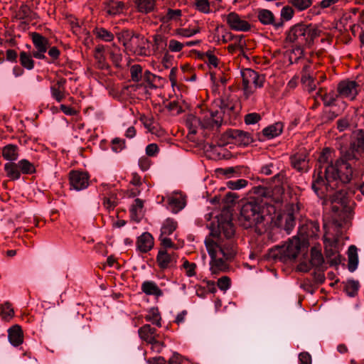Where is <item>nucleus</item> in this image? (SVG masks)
<instances>
[{
    "mask_svg": "<svg viewBox=\"0 0 364 364\" xmlns=\"http://www.w3.org/2000/svg\"><path fill=\"white\" fill-rule=\"evenodd\" d=\"M21 64L28 70H32L34 67V61L32 56L27 54L26 52H21L20 54Z\"/></svg>",
    "mask_w": 364,
    "mask_h": 364,
    "instance_id": "37998d69",
    "label": "nucleus"
},
{
    "mask_svg": "<svg viewBox=\"0 0 364 364\" xmlns=\"http://www.w3.org/2000/svg\"><path fill=\"white\" fill-rule=\"evenodd\" d=\"M16 163L17 171L19 173V178L21 174L31 175L36 172V167L34 164L27 159H21Z\"/></svg>",
    "mask_w": 364,
    "mask_h": 364,
    "instance_id": "a878e982",
    "label": "nucleus"
},
{
    "mask_svg": "<svg viewBox=\"0 0 364 364\" xmlns=\"http://www.w3.org/2000/svg\"><path fill=\"white\" fill-rule=\"evenodd\" d=\"M165 203L167 210L172 213L176 214L182 210L186 205V196L181 191H175L171 193H166L164 196L161 198V203Z\"/></svg>",
    "mask_w": 364,
    "mask_h": 364,
    "instance_id": "6e6552de",
    "label": "nucleus"
},
{
    "mask_svg": "<svg viewBox=\"0 0 364 364\" xmlns=\"http://www.w3.org/2000/svg\"><path fill=\"white\" fill-rule=\"evenodd\" d=\"M124 147V141L123 139L115 138L112 140V149L115 152L120 151Z\"/></svg>",
    "mask_w": 364,
    "mask_h": 364,
    "instance_id": "0e129e2a",
    "label": "nucleus"
},
{
    "mask_svg": "<svg viewBox=\"0 0 364 364\" xmlns=\"http://www.w3.org/2000/svg\"><path fill=\"white\" fill-rule=\"evenodd\" d=\"M218 174L224 176L227 178L237 177L240 174L239 167H228L225 168H218L217 170Z\"/></svg>",
    "mask_w": 364,
    "mask_h": 364,
    "instance_id": "ea45409f",
    "label": "nucleus"
},
{
    "mask_svg": "<svg viewBox=\"0 0 364 364\" xmlns=\"http://www.w3.org/2000/svg\"><path fill=\"white\" fill-rule=\"evenodd\" d=\"M338 92L342 97L353 100L358 95V84L353 80H343L338 85Z\"/></svg>",
    "mask_w": 364,
    "mask_h": 364,
    "instance_id": "f3484780",
    "label": "nucleus"
},
{
    "mask_svg": "<svg viewBox=\"0 0 364 364\" xmlns=\"http://www.w3.org/2000/svg\"><path fill=\"white\" fill-rule=\"evenodd\" d=\"M141 290L146 295H159V289L157 284L151 281H145L141 284Z\"/></svg>",
    "mask_w": 364,
    "mask_h": 364,
    "instance_id": "f704fd0d",
    "label": "nucleus"
},
{
    "mask_svg": "<svg viewBox=\"0 0 364 364\" xmlns=\"http://www.w3.org/2000/svg\"><path fill=\"white\" fill-rule=\"evenodd\" d=\"M2 156L10 162L16 161L18 158V148L16 145L8 144L2 149Z\"/></svg>",
    "mask_w": 364,
    "mask_h": 364,
    "instance_id": "bb28decb",
    "label": "nucleus"
},
{
    "mask_svg": "<svg viewBox=\"0 0 364 364\" xmlns=\"http://www.w3.org/2000/svg\"><path fill=\"white\" fill-rule=\"evenodd\" d=\"M289 2L299 11L307 9L312 4V0H289Z\"/></svg>",
    "mask_w": 364,
    "mask_h": 364,
    "instance_id": "79ce46f5",
    "label": "nucleus"
},
{
    "mask_svg": "<svg viewBox=\"0 0 364 364\" xmlns=\"http://www.w3.org/2000/svg\"><path fill=\"white\" fill-rule=\"evenodd\" d=\"M196 6L198 11L205 14L210 12V4L208 0H196Z\"/></svg>",
    "mask_w": 364,
    "mask_h": 364,
    "instance_id": "603ef678",
    "label": "nucleus"
},
{
    "mask_svg": "<svg viewBox=\"0 0 364 364\" xmlns=\"http://www.w3.org/2000/svg\"><path fill=\"white\" fill-rule=\"evenodd\" d=\"M199 32H200V30L198 28H178L176 30V35H178L179 36L185 37V38L191 37Z\"/></svg>",
    "mask_w": 364,
    "mask_h": 364,
    "instance_id": "49530a36",
    "label": "nucleus"
},
{
    "mask_svg": "<svg viewBox=\"0 0 364 364\" xmlns=\"http://www.w3.org/2000/svg\"><path fill=\"white\" fill-rule=\"evenodd\" d=\"M222 145L235 144L246 146L252 142V137L248 132L240 129H228L221 136Z\"/></svg>",
    "mask_w": 364,
    "mask_h": 364,
    "instance_id": "9d476101",
    "label": "nucleus"
},
{
    "mask_svg": "<svg viewBox=\"0 0 364 364\" xmlns=\"http://www.w3.org/2000/svg\"><path fill=\"white\" fill-rule=\"evenodd\" d=\"M8 338L11 344L14 346H18L23 341V336L21 328L15 325L8 330Z\"/></svg>",
    "mask_w": 364,
    "mask_h": 364,
    "instance_id": "412c9836",
    "label": "nucleus"
},
{
    "mask_svg": "<svg viewBox=\"0 0 364 364\" xmlns=\"http://www.w3.org/2000/svg\"><path fill=\"white\" fill-rule=\"evenodd\" d=\"M136 246L138 250L142 252L149 251L154 246V239L149 232H144L137 239Z\"/></svg>",
    "mask_w": 364,
    "mask_h": 364,
    "instance_id": "5701e85b",
    "label": "nucleus"
},
{
    "mask_svg": "<svg viewBox=\"0 0 364 364\" xmlns=\"http://www.w3.org/2000/svg\"><path fill=\"white\" fill-rule=\"evenodd\" d=\"M218 287L222 291L228 290L230 287V279L229 277L224 276L218 280Z\"/></svg>",
    "mask_w": 364,
    "mask_h": 364,
    "instance_id": "6e6d98bb",
    "label": "nucleus"
},
{
    "mask_svg": "<svg viewBox=\"0 0 364 364\" xmlns=\"http://www.w3.org/2000/svg\"><path fill=\"white\" fill-rule=\"evenodd\" d=\"M223 122V112L221 111L207 110L201 113V116L197 117L193 114L187 116L186 124L189 130L188 136L196 134L201 131L204 136L207 134L206 130L218 129Z\"/></svg>",
    "mask_w": 364,
    "mask_h": 364,
    "instance_id": "20e7f679",
    "label": "nucleus"
},
{
    "mask_svg": "<svg viewBox=\"0 0 364 364\" xmlns=\"http://www.w3.org/2000/svg\"><path fill=\"white\" fill-rule=\"evenodd\" d=\"M331 200V222H324L323 228L325 235L323 243L326 258L328 259L331 266H337L341 262V256L338 251V239L330 235L331 229L338 230L343 226L346 220L347 212V197L346 193L342 189L336 191L332 196L329 195Z\"/></svg>",
    "mask_w": 364,
    "mask_h": 364,
    "instance_id": "7ed1b4c3",
    "label": "nucleus"
},
{
    "mask_svg": "<svg viewBox=\"0 0 364 364\" xmlns=\"http://www.w3.org/2000/svg\"><path fill=\"white\" fill-rule=\"evenodd\" d=\"M210 235L205 240V245L210 257V271L217 275L228 269L227 262L234 259L236 247L232 237L235 228L232 215L228 210H223L210 224Z\"/></svg>",
    "mask_w": 364,
    "mask_h": 364,
    "instance_id": "f257e3e1",
    "label": "nucleus"
},
{
    "mask_svg": "<svg viewBox=\"0 0 364 364\" xmlns=\"http://www.w3.org/2000/svg\"><path fill=\"white\" fill-rule=\"evenodd\" d=\"M230 40L233 41L234 43L228 46V50L230 53H232L237 50H242L245 46V41L243 39L242 35H230Z\"/></svg>",
    "mask_w": 364,
    "mask_h": 364,
    "instance_id": "2f4dec72",
    "label": "nucleus"
},
{
    "mask_svg": "<svg viewBox=\"0 0 364 364\" xmlns=\"http://www.w3.org/2000/svg\"><path fill=\"white\" fill-rule=\"evenodd\" d=\"M226 21L230 28L234 31L245 32L250 29V24L235 12H230L227 15Z\"/></svg>",
    "mask_w": 364,
    "mask_h": 364,
    "instance_id": "a211bd4d",
    "label": "nucleus"
},
{
    "mask_svg": "<svg viewBox=\"0 0 364 364\" xmlns=\"http://www.w3.org/2000/svg\"><path fill=\"white\" fill-rule=\"evenodd\" d=\"M261 119L259 114L253 112L247 114L245 117V122L247 124H255L257 123Z\"/></svg>",
    "mask_w": 364,
    "mask_h": 364,
    "instance_id": "13d9d810",
    "label": "nucleus"
},
{
    "mask_svg": "<svg viewBox=\"0 0 364 364\" xmlns=\"http://www.w3.org/2000/svg\"><path fill=\"white\" fill-rule=\"evenodd\" d=\"M300 250V240L298 237H293L286 244L278 249V253L275 255L284 261L295 259Z\"/></svg>",
    "mask_w": 364,
    "mask_h": 364,
    "instance_id": "9b49d317",
    "label": "nucleus"
},
{
    "mask_svg": "<svg viewBox=\"0 0 364 364\" xmlns=\"http://www.w3.org/2000/svg\"><path fill=\"white\" fill-rule=\"evenodd\" d=\"M146 319L156 326H159V311L158 308H151L146 315Z\"/></svg>",
    "mask_w": 364,
    "mask_h": 364,
    "instance_id": "c03bdc74",
    "label": "nucleus"
},
{
    "mask_svg": "<svg viewBox=\"0 0 364 364\" xmlns=\"http://www.w3.org/2000/svg\"><path fill=\"white\" fill-rule=\"evenodd\" d=\"M143 123L149 132L155 134V127L154 126V122L151 118H145Z\"/></svg>",
    "mask_w": 364,
    "mask_h": 364,
    "instance_id": "338daca9",
    "label": "nucleus"
},
{
    "mask_svg": "<svg viewBox=\"0 0 364 364\" xmlns=\"http://www.w3.org/2000/svg\"><path fill=\"white\" fill-rule=\"evenodd\" d=\"M158 150L156 144H150L146 147V154L147 156H154L157 154Z\"/></svg>",
    "mask_w": 364,
    "mask_h": 364,
    "instance_id": "69168bd1",
    "label": "nucleus"
},
{
    "mask_svg": "<svg viewBox=\"0 0 364 364\" xmlns=\"http://www.w3.org/2000/svg\"><path fill=\"white\" fill-rule=\"evenodd\" d=\"M32 41L36 48L32 52V56L37 59L46 58L45 53L50 46L48 40L38 33H33Z\"/></svg>",
    "mask_w": 364,
    "mask_h": 364,
    "instance_id": "4468645a",
    "label": "nucleus"
},
{
    "mask_svg": "<svg viewBox=\"0 0 364 364\" xmlns=\"http://www.w3.org/2000/svg\"><path fill=\"white\" fill-rule=\"evenodd\" d=\"M247 185V181L245 179H238L237 181H229L227 182V186L231 190H240Z\"/></svg>",
    "mask_w": 364,
    "mask_h": 364,
    "instance_id": "de8ad7c7",
    "label": "nucleus"
},
{
    "mask_svg": "<svg viewBox=\"0 0 364 364\" xmlns=\"http://www.w3.org/2000/svg\"><path fill=\"white\" fill-rule=\"evenodd\" d=\"M124 9V4L122 1H111L105 7V11L110 16H116L121 14Z\"/></svg>",
    "mask_w": 364,
    "mask_h": 364,
    "instance_id": "7c9ffc66",
    "label": "nucleus"
},
{
    "mask_svg": "<svg viewBox=\"0 0 364 364\" xmlns=\"http://www.w3.org/2000/svg\"><path fill=\"white\" fill-rule=\"evenodd\" d=\"M348 270L351 272H354L358 264V257L357 248L354 245H350L348 251Z\"/></svg>",
    "mask_w": 364,
    "mask_h": 364,
    "instance_id": "c756f323",
    "label": "nucleus"
},
{
    "mask_svg": "<svg viewBox=\"0 0 364 364\" xmlns=\"http://www.w3.org/2000/svg\"><path fill=\"white\" fill-rule=\"evenodd\" d=\"M4 171L6 176L12 181H16L19 179V173L17 171L16 163L14 161L7 162L4 164Z\"/></svg>",
    "mask_w": 364,
    "mask_h": 364,
    "instance_id": "72a5a7b5",
    "label": "nucleus"
},
{
    "mask_svg": "<svg viewBox=\"0 0 364 364\" xmlns=\"http://www.w3.org/2000/svg\"><path fill=\"white\" fill-rule=\"evenodd\" d=\"M183 266L186 270V274L188 277H193V275H195V274H196L195 269L196 267V265L195 263H191L188 261H185L183 262Z\"/></svg>",
    "mask_w": 364,
    "mask_h": 364,
    "instance_id": "bf43d9fd",
    "label": "nucleus"
},
{
    "mask_svg": "<svg viewBox=\"0 0 364 364\" xmlns=\"http://www.w3.org/2000/svg\"><path fill=\"white\" fill-rule=\"evenodd\" d=\"M310 71V65H307L304 67L301 80L304 84H307L309 90L312 91L316 88V83L314 82V77Z\"/></svg>",
    "mask_w": 364,
    "mask_h": 364,
    "instance_id": "473e14b6",
    "label": "nucleus"
},
{
    "mask_svg": "<svg viewBox=\"0 0 364 364\" xmlns=\"http://www.w3.org/2000/svg\"><path fill=\"white\" fill-rule=\"evenodd\" d=\"M136 4L139 11L148 13L154 9L155 0H137Z\"/></svg>",
    "mask_w": 364,
    "mask_h": 364,
    "instance_id": "4c0bfd02",
    "label": "nucleus"
},
{
    "mask_svg": "<svg viewBox=\"0 0 364 364\" xmlns=\"http://www.w3.org/2000/svg\"><path fill=\"white\" fill-rule=\"evenodd\" d=\"M283 130V124L282 122H276L272 124L262 131L263 134L268 139H272L278 136Z\"/></svg>",
    "mask_w": 364,
    "mask_h": 364,
    "instance_id": "cd10ccee",
    "label": "nucleus"
},
{
    "mask_svg": "<svg viewBox=\"0 0 364 364\" xmlns=\"http://www.w3.org/2000/svg\"><path fill=\"white\" fill-rule=\"evenodd\" d=\"M243 82L244 94L249 97L252 93V87L259 88L263 86L264 77L252 69H245L241 73Z\"/></svg>",
    "mask_w": 364,
    "mask_h": 364,
    "instance_id": "1a4fd4ad",
    "label": "nucleus"
},
{
    "mask_svg": "<svg viewBox=\"0 0 364 364\" xmlns=\"http://www.w3.org/2000/svg\"><path fill=\"white\" fill-rule=\"evenodd\" d=\"M1 315L4 319H9L14 316V311L11 305L9 302H6L1 306Z\"/></svg>",
    "mask_w": 364,
    "mask_h": 364,
    "instance_id": "a18cd8bd",
    "label": "nucleus"
},
{
    "mask_svg": "<svg viewBox=\"0 0 364 364\" xmlns=\"http://www.w3.org/2000/svg\"><path fill=\"white\" fill-rule=\"evenodd\" d=\"M63 90L57 88L55 86L50 87V92L52 97L58 102H60L65 97Z\"/></svg>",
    "mask_w": 364,
    "mask_h": 364,
    "instance_id": "4d7b16f0",
    "label": "nucleus"
},
{
    "mask_svg": "<svg viewBox=\"0 0 364 364\" xmlns=\"http://www.w3.org/2000/svg\"><path fill=\"white\" fill-rule=\"evenodd\" d=\"M181 16L182 12L180 9H166L164 11V15L161 16V28L164 25L168 24L167 27L170 28V24L173 22H177L179 21Z\"/></svg>",
    "mask_w": 364,
    "mask_h": 364,
    "instance_id": "aec40b11",
    "label": "nucleus"
},
{
    "mask_svg": "<svg viewBox=\"0 0 364 364\" xmlns=\"http://www.w3.org/2000/svg\"><path fill=\"white\" fill-rule=\"evenodd\" d=\"M290 159L291 166L297 171L306 172L309 169V154L306 149H301L299 152L293 154Z\"/></svg>",
    "mask_w": 364,
    "mask_h": 364,
    "instance_id": "dca6fc26",
    "label": "nucleus"
},
{
    "mask_svg": "<svg viewBox=\"0 0 364 364\" xmlns=\"http://www.w3.org/2000/svg\"><path fill=\"white\" fill-rule=\"evenodd\" d=\"M363 168L364 165L358 160L347 159L346 153L335 164L325 168V178L322 171H318V177L312 182V189L320 198L328 196V192L339 188L341 185L358 178Z\"/></svg>",
    "mask_w": 364,
    "mask_h": 364,
    "instance_id": "f03ea898",
    "label": "nucleus"
},
{
    "mask_svg": "<svg viewBox=\"0 0 364 364\" xmlns=\"http://www.w3.org/2000/svg\"><path fill=\"white\" fill-rule=\"evenodd\" d=\"M140 338L151 345V348L155 351H159V344L158 342V333L155 327L150 324L144 325L139 329Z\"/></svg>",
    "mask_w": 364,
    "mask_h": 364,
    "instance_id": "ddd939ff",
    "label": "nucleus"
},
{
    "mask_svg": "<svg viewBox=\"0 0 364 364\" xmlns=\"http://www.w3.org/2000/svg\"><path fill=\"white\" fill-rule=\"evenodd\" d=\"M151 166V160L147 156H141L139 159V166L141 171H145L149 168Z\"/></svg>",
    "mask_w": 364,
    "mask_h": 364,
    "instance_id": "e2e57ef3",
    "label": "nucleus"
},
{
    "mask_svg": "<svg viewBox=\"0 0 364 364\" xmlns=\"http://www.w3.org/2000/svg\"><path fill=\"white\" fill-rule=\"evenodd\" d=\"M294 10L293 9L289 6H284L281 10V18L279 19H282L284 21H289L291 20L294 16Z\"/></svg>",
    "mask_w": 364,
    "mask_h": 364,
    "instance_id": "8fccbe9b",
    "label": "nucleus"
},
{
    "mask_svg": "<svg viewBox=\"0 0 364 364\" xmlns=\"http://www.w3.org/2000/svg\"><path fill=\"white\" fill-rule=\"evenodd\" d=\"M264 220L261 205L255 201L245 203L240 211L239 220L241 225L248 228L260 224Z\"/></svg>",
    "mask_w": 364,
    "mask_h": 364,
    "instance_id": "0eeeda50",
    "label": "nucleus"
},
{
    "mask_svg": "<svg viewBox=\"0 0 364 364\" xmlns=\"http://www.w3.org/2000/svg\"><path fill=\"white\" fill-rule=\"evenodd\" d=\"M166 108L173 115L178 114L182 112L181 107L175 101L168 102L165 105Z\"/></svg>",
    "mask_w": 364,
    "mask_h": 364,
    "instance_id": "5fc2aeb1",
    "label": "nucleus"
},
{
    "mask_svg": "<svg viewBox=\"0 0 364 364\" xmlns=\"http://www.w3.org/2000/svg\"><path fill=\"white\" fill-rule=\"evenodd\" d=\"M31 13L30 7L26 4H22L16 12V18L19 20L28 19L31 16Z\"/></svg>",
    "mask_w": 364,
    "mask_h": 364,
    "instance_id": "58836bf2",
    "label": "nucleus"
},
{
    "mask_svg": "<svg viewBox=\"0 0 364 364\" xmlns=\"http://www.w3.org/2000/svg\"><path fill=\"white\" fill-rule=\"evenodd\" d=\"M311 264L316 268L323 269L324 259L320 250L316 247L311 248Z\"/></svg>",
    "mask_w": 364,
    "mask_h": 364,
    "instance_id": "c85d7f7f",
    "label": "nucleus"
},
{
    "mask_svg": "<svg viewBox=\"0 0 364 364\" xmlns=\"http://www.w3.org/2000/svg\"><path fill=\"white\" fill-rule=\"evenodd\" d=\"M176 228L177 222L173 218H168L162 224L161 234L170 235L173 232Z\"/></svg>",
    "mask_w": 364,
    "mask_h": 364,
    "instance_id": "c9c22d12",
    "label": "nucleus"
},
{
    "mask_svg": "<svg viewBox=\"0 0 364 364\" xmlns=\"http://www.w3.org/2000/svg\"><path fill=\"white\" fill-rule=\"evenodd\" d=\"M144 80L146 82V87L156 90L157 87L154 85V82L158 78L155 75L151 73L149 71H146L144 74Z\"/></svg>",
    "mask_w": 364,
    "mask_h": 364,
    "instance_id": "3c124183",
    "label": "nucleus"
},
{
    "mask_svg": "<svg viewBox=\"0 0 364 364\" xmlns=\"http://www.w3.org/2000/svg\"><path fill=\"white\" fill-rule=\"evenodd\" d=\"M120 40L127 53L137 55L145 56L150 54L149 43L142 36L135 34L129 31L122 33Z\"/></svg>",
    "mask_w": 364,
    "mask_h": 364,
    "instance_id": "423d86ee",
    "label": "nucleus"
},
{
    "mask_svg": "<svg viewBox=\"0 0 364 364\" xmlns=\"http://www.w3.org/2000/svg\"><path fill=\"white\" fill-rule=\"evenodd\" d=\"M257 18L262 24L266 26L272 25L275 29H279L284 26L283 20H276L273 13L268 9H259L257 12Z\"/></svg>",
    "mask_w": 364,
    "mask_h": 364,
    "instance_id": "6ab92c4d",
    "label": "nucleus"
},
{
    "mask_svg": "<svg viewBox=\"0 0 364 364\" xmlns=\"http://www.w3.org/2000/svg\"><path fill=\"white\" fill-rule=\"evenodd\" d=\"M93 33L98 38L106 42H110L114 39V35L104 28H95Z\"/></svg>",
    "mask_w": 364,
    "mask_h": 364,
    "instance_id": "e433bc0d",
    "label": "nucleus"
},
{
    "mask_svg": "<svg viewBox=\"0 0 364 364\" xmlns=\"http://www.w3.org/2000/svg\"><path fill=\"white\" fill-rule=\"evenodd\" d=\"M176 256L173 252L161 250V270L164 269H172L176 267Z\"/></svg>",
    "mask_w": 364,
    "mask_h": 364,
    "instance_id": "b1692460",
    "label": "nucleus"
},
{
    "mask_svg": "<svg viewBox=\"0 0 364 364\" xmlns=\"http://www.w3.org/2000/svg\"><path fill=\"white\" fill-rule=\"evenodd\" d=\"M183 48V44L180 43L179 41L171 39L168 43V48L172 52H179Z\"/></svg>",
    "mask_w": 364,
    "mask_h": 364,
    "instance_id": "052dcab7",
    "label": "nucleus"
},
{
    "mask_svg": "<svg viewBox=\"0 0 364 364\" xmlns=\"http://www.w3.org/2000/svg\"><path fill=\"white\" fill-rule=\"evenodd\" d=\"M359 289V282L355 280H349L347 282L345 291L346 294L351 297L355 296Z\"/></svg>",
    "mask_w": 364,
    "mask_h": 364,
    "instance_id": "a19ab883",
    "label": "nucleus"
},
{
    "mask_svg": "<svg viewBox=\"0 0 364 364\" xmlns=\"http://www.w3.org/2000/svg\"><path fill=\"white\" fill-rule=\"evenodd\" d=\"M319 34L320 31L315 25L296 23L287 32L286 41L296 49L301 50L311 46Z\"/></svg>",
    "mask_w": 364,
    "mask_h": 364,
    "instance_id": "39448f33",
    "label": "nucleus"
},
{
    "mask_svg": "<svg viewBox=\"0 0 364 364\" xmlns=\"http://www.w3.org/2000/svg\"><path fill=\"white\" fill-rule=\"evenodd\" d=\"M117 204V197L114 195H112L110 197L105 198L104 199L103 205L105 208L108 210H113Z\"/></svg>",
    "mask_w": 364,
    "mask_h": 364,
    "instance_id": "864d4df0",
    "label": "nucleus"
},
{
    "mask_svg": "<svg viewBox=\"0 0 364 364\" xmlns=\"http://www.w3.org/2000/svg\"><path fill=\"white\" fill-rule=\"evenodd\" d=\"M69 180L70 188L77 191L87 188L90 184V176L87 173L83 171H70Z\"/></svg>",
    "mask_w": 364,
    "mask_h": 364,
    "instance_id": "f8f14e48",
    "label": "nucleus"
},
{
    "mask_svg": "<svg viewBox=\"0 0 364 364\" xmlns=\"http://www.w3.org/2000/svg\"><path fill=\"white\" fill-rule=\"evenodd\" d=\"M300 364H311V357L308 353H301L299 356Z\"/></svg>",
    "mask_w": 364,
    "mask_h": 364,
    "instance_id": "774afa93",
    "label": "nucleus"
},
{
    "mask_svg": "<svg viewBox=\"0 0 364 364\" xmlns=\"http://www.w3.org/2000/svg\"><path fill=\"white\" fill-rule=\"evenodd\" d=\"M364 155V131H360L356 139L351 144L350 149L346 152V158L349 159H359Z\"/></svg>",
    "mask_w": 364,
    "mask_h": 364,
    "instance_id": "2eb2a0df",
    "label": "nucleus"
},
{
    "mask_svg": "<svg viewBox=\"0 0 364 364\" xmlns=\"http://www.w3.org/2000/svg\"><path fill=\"white\" fill-rule=\"evenodd\" d=\"M295 224V218L290 213L279 215L277 218L278 226L283 228L287 234H290Z\"/></svg>",
    "mask_w": 364,
    "mask_h": 364,
    "instance_id": "4be33fe9",
    "label": "nucleus"
},
{
    "mask_svg": "<svg viewBox=\"0 0 364 364\" xmlns=\"http://www.w3.org/2000/svg\"><path fill=\"white\" fill-rule=\"evenodd\" d=\"M103 46H99L95 48V58L98 61L100 64H101L102 68L104 66L105 64V57L103 55Z\"/></svg>",
    "mask_w": 364,
    "mask_h": 364,
    "instance_id": "680f3d73",
    "label": "nucleus"
},
{
    "mask_svg": "<svg viewBox=\"0 0 364 364\" xmlns=\"http://www.w3.org/2000/svg\"><path fill=\"white\" fill-rule=\"evenodd\" d=\"M142 68L139 65H134L130 68L132 80L134 82H139L141 78Z\"/></svg>",
    "mask_w": 364,
    "mask_h": 364,
    "instance_id": "09e8293b",
    "label": "nucleus"
},
{
    "mask_svg": "<svg viewBox=\"0 0 364 364\" xmlns=\"http://www.w3.org/2000/svg\"><path fill=\"white\" fill-rule=\"evenodd\" d=\"M130 217L132 220L139 223L144 217V203L136 198L130 208Z\"/></svg>",
    "mask_w": 364,
    "mask_h": 364,
    "instance_id": "393cba45",
    "label": "nucleus"
}]
</instances>
